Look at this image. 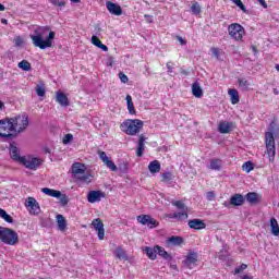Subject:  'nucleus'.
Returning <instances> with one entry per match:
<instances>
[{"label": "nucleus", "mask_w": 279, "mask_h": 279, "mask_svg": "<svg viewBox=\"0 0 279 279\" xmlns=\"http://www.w3.org/2000/svg\"><path fill=\"white\" fill-rule=\"evenodd\" d=\"M49 32V27L45 26H37L34 29V33L29 35L31 40H33L34 47H38L39 49H49V47H52L53 45V38H56V33L50 32L47 36V33ZM45 36H47L45 38Z\"/></svg>", "instance_id": "1"}, {"label": "nucleus", "mask_w": 279, "mask_h": 279, "mask_svg": "<svg viewBox=\"0 0 279 279\" xmlns=\"http://www.w3.org/2000/svg\"><path fill=\"white\" fill-rule=\"evenodd\" d=\"M274 134H279V125L272 121L269 125V132L265 134L266 154L269 157V162H274L276 158V138Z\"/></svg>", "instance_id": "2"}, {"label": "nucleus", "mask_w": 279, "mask_h": 279, "mask_svg": "<svg viewBox=\"0 0 279 279\" xmlns=\"http://www.w3.org/2000/svg\"><path fill=\"white\" fill-rule=\"evenodd\" d=\"M71 173L76 182L81 184H90L93 182V174L86 171V165L82 162H74L71 167Z\"/></svg>", "instance_id": "3"}, {"label": "nucleus", "mask_w": 279, "mask_h": 279, "mask_svg": "<svg viewBox=\"0 0 279 279\" xmlns=\"http://www.w3.org/2000/svg\"><path fill=\"white\" fill-rule=\"evenodd\" d=\"M144 122L140 119H128L121 123L120 128L129 136H136L143 130Z\"/></svg>", "instance_id": "4"}, {"label": "nucleus", "mask_w": 279, "mask_h": 279, "mask_svg": "<svg viewBox=\"0 0 279 279\" xmlns=\"http://www.w3.org/2000/svg\"><path fill=\"white\" fill-rule=\"evenodd\" d=\"M11 124L15 136L16 134H22L29 126V116L26 113L15 116L11 118Z\"/></svg>", "instance_id": "5"}, {"label": "nucleus", "mask_w": 279, "mask_h": 279, "mask_svg": "<svg viewBox=\"0 0 279 279\" xmlns=\"http://www.w3.org/2000/svg\"><path fill=\"white\" fill-rule=\"evenodd\" d=\"M0 241L5 245H17L19 233L10 228L0 227Z\"/></svg>", "instance_id": "6"}, {"label": "nucleus", "mask_w": 279, "mask_h": 279, "mask_svg": "<svg viewBox=\"0 0 279 279\" xmlns=\"http://www.w3.org/2000/svg\"><path fill=\"white\" fill-rule=\"evenodd\" d=\"M14 132V125L12 124L11 118H4L0 120V136L1 138H8L12 141L16 138V134L11 133Z\"/></svg>", "instance_id": "7"}, {"label": "nucleus", "mask_w": 279, "mask_h": 279, "mask_svg": "<svg viewBox=\"0 0 279 279\" xmlns=\"http://www.w3.org/2000/svg\"><path fill=\"white\" fill-rule=\"evenodd\" d=\"M20 163L25 166V168L29 169L31 171H36V169L43 165V160L32 156H23Z\"/></svg>", "instance_id": "8"}, {"label": "nucleus", "mask_w": 279, "mask_h": 279, "mask_svg": "<svg viewBox=\"0 0 279 279\" xmlns=\"http://www.w3.org/2000/svg\"><path fill=\"white\" fill-rule=\"evenodd\" d=\"M229 36L234 38V40H241L243 38V26L238 23L231 24L228 27Z\"/></svg>", "instance_id": "9"}, {"label": "nucleus", "mask_w": 279, "mask_h": 279, "mask_svg": "<svg viewBox=\"0 0 279 279\" xmlns=\"http://www.w3.org/2000/svg\"><path fill=\"white\" fill-rule=\"evenodd\" d=\"M26 208H28L31 215H40V205L34 197H28L25 202Z\"/></svg>", "instance_id": "10"}, {"label": "nucleus", "mask_w": 279, "mask_h": 279, "mask_svg": "<svg viewBox=\"0 0 279 279\" xmlns=\"http://www.w3.org/2000/svg\"><path fill=\"white\" fill-rule=\"evenodd\" d=\"M137 221L142 223V226H148L149 228H158L159 226V222L149 215L137 216Z\"/></svg>", "instance_id": "11"}, {"label": "nucleus", "mask_w": 279, "mask_h": 279, "mask_svg": "<svg viewBox=\"0 0 279 279\" xmlns=\"http://www.w3.org/2000/svg\"><path fill=\"white\" fill-rule=\"evenodd\" d=\"M98 156H99L100 160H102L104 165H106V167H108V169H110V171H118L119 168H117V165H114L112 159L110 157H108V155H106V151L98 150Z\"/></svg>", "instance_id": "12"}, {"label": "nucleus", "mask_w": 279, "mask_h": 279, "mask_svg": "<svg viewBox=\"0 0 279 279\" xmlns=\"http://www.w3.org/2000/svg\"><path fill=\"white\" fill-rule=\"evenodd\" d=\"M183 265L187 269H193L197 265V253L190 252L183 260Z\"/></svg>", "instance_id": "13"}, {"label": "nucleus", "mask_w": 279, "mask_h": 279, "mask_svg": "<svg viewBox=\"0 0 279 279\" xmlns=\"http://www.w3.org/2000/svg\"><path fill=\"white\" fill-rule=\"evenodd\" d=\"M92 226L95 230L98 231V239L104 241V236H106V229H104V221L101 219L96 218L93 220Z\"/></svg>", "instance_id": "14"}, {"label": "nucleus", "mask_w": 279, "mask_h": 279, "mask_svg": "<svg viewBox=\"0 0 279 279\" xmlns=\"http://www.w3.org/2000/svg\"><path fill=\"white\" fill-rule=\"evenodd\" d=\"M102 197H106V195L101 191H89L87 194V201L89 204L101 202Z\"/></svg>", "instance_id": "15"}, {"label": "nucleus", "mask_w": 279, "mask_h": 279, "mask_svg": "<svg viewBox=\"0 0 279 279\" xmlns=\"http://www.w3.org/2000/svg\"><path fill=\"white\" fill-rule=\"evenodd\" d=\"M106 5L110 14H114V16H121L123 14V9H121V5L110 1H107Z\"/></svg>", "instance_id": "16"}, {"label": "nucleus", "mask_w": 279, "mask_h": 279, "mask_svg": "<svg viewBox=\"0 0 279 279\" xmlns=\"http://www.w3.org/2000/svg\"><path fill=\"white\" fill-rule=\"evenodd\" d=\"M182 243H184V239L180 235H172L170 238H168V240L166 241V245L168 247H178L180 245H182Z\"/></svg>", "instance_id": "17"}, {"label": "nucleus", "mask_w": 279, "mask_h": 279, "mask_svg": "<svg viewBox=\"0 0 279 279\" xmlns=\"http://www.w3.org/2000/svg\"><path fill=\"white\" fill-rule=\"evenodd\" d=\"M232 128H234V123L222 121L218 125V132H220V134H230V132H232Z\"/></svg>", "instance_id": "18"}, {"label": "nucleus", "mask_w": 279, "mask_h": 279, "mask_svg": "<svg viewBox=\"0 0 279 279\" xmlns=\"http://www.w3.org/2000/svg\"><path fill=\"white\" fill-rule=\"evenodd\" d=\"M187 226L192 230H204V228H206V222L202 219H192L189 220Z\"/></svg>", "instance_id": "19"}, {"label": "nucleus", "mask_w": 279, "mask_h": 279, "mask_svg": "<svg viewBox=\"0 0 279 279\" xmlns=\"http://www.w3.org/2000/svg\"><path fill=\"white\" fill-rule=\"evenodd\" d=\"M10 156L12 160H15L16 162H21V153L19 151V147H16L15 144H10Z\"/></svg>", "instance_id": "20"}, {"label": "nucleus", "mask_w": 279, "mask_h": 279, "mask_svg": "<svg viewBox=\"0 0 279 279\" xmlns=\"http://www.w3.org/2000/svg\"><path fill=\"white\" fill-rule=\"evenodd\" d=\"M231 206H243L245 204V197L241 194H234L230 198Z\"/></svg>", "instance_id": "21"}, {"label": "nucleus", "mask_w": 279, "mask_h": 279, "mask_svg": "<svg viewBox=\"0 0 279 279\" xmlns=\"http://www.w3.org/2000/svg\"><path fill=\"white\" fill-rule=\"evenodd\" d=\"M145 141H146L145 135H140L138 144L136 148V156L138 158L143 157V151H145Z\"/></svg>", "instance_id": "22"}, {"label": "nucleus", "mask_w": 279, "mask_h": 279, "mask_svg": "<svg viewBox=\"0 0 279 279\" xmlns=\"http://www.w3.org/2000/svg\"><path fill=\"white\" fill-rule=\"evenodd\" d=\"M143 252L146 253L150 260H156V258H158V251L156 248V245L154 247L145 246Z\"/></svg>", "instance_id": "23"}, {"label": "nucleus", "mask_w": 279, "mask_h": 279, "mask_svg": "<svg viewBox=\"0 0 279 279\" xmlns=\"http://www.w3.org/2000/svg\"><path fill=\"white\" fill-rule=\"evenodd\" d=\"M56 101H57V104L63 106L64 108H66V106H69V97H66L64 95V93H62V92L57 93Z\"/></svg>", "instance_id": "24"}, {"label": "nucleus", "mask_w": 279, "mask_h": 279, "mask_svg": "<svg viewBox=\"0 0 279 279\" xmlns=\"http://www.w3.org/2000/svg\"><path fill=\"white\" fill-rule=\"evenodd\" d=\"M192 95L197 99L204 96V90L202 89V86H199V83L195 82L192 84Z\"/></svg>", "instance_id": "25"}, {"label": "nucleus", "mask_w": 279, "mask_h": 279, "mask_svg": "<svg viewBox=\"0 0 279 279\" xmlns=\"http://www.w3.org/2000/svg\"><path fill=\"white\" fill-rule=\"evenodd\" d=\"M245 197L248 204H258L260 202V196L256 192H250Z\"/></svg>", "instance_id": "26"}, {"label": "nucleus", "mask_w": 279, "mask_h": 279, "mask_svg": "<svg viewBox=\"0 0 279 279\" xmlns=\"http://www.w3.org/2000/svg\"><path fill=\"white\" fill-rule=\"evenodd\" d=\"M57 226L61 232H64L66 230V218L60 214L57 215Z\"/></svg>", "instance_id": "27"}, {"label": "nucleus", "mask_w": 279, "mask_h": 279, "mask_svg": "<svg viewBox=\"0 0 279 279\" xmlns=\"http://www.w3.org/2000/svg\"><path fill=\"white\" fill-rule=\"evenodd\" d=\"M114 256L118 257L119 260H129L128 253L121 246L116 248Z\"/></svg>", "instance_id": "28"}, {"label": "nucleus", "mask_w": 279, "mask_h": 279, "mask_svg": "<svg viewBox=\"0 0 279 279\" xmlns=\"http://www.w3.org/2000/svg\"><path fill=\"white\" fill-rule=\"evenodd\" d=\"M221 165H222L221 159L213 158L210 160V165L208 169H211V171H221Z\"/></svg>", "instance_id": "29"}, {"label": "nucleus", "mask_w": 279, "mask_h": 279, "mask_svg": "<svg viewBox=\"0 0 279 279\" xmlns=\"http://www.w3.org/2000/svg\"><path fill=\"white\" fill-rule=\"evenodd\" d=\"M41 191L45 193V195H49V197H62V192L57 190H51L49 187H44Z\"/></svg>", "instance_id": "30"}, {"label": "nucleus", "mask_w": 279, "mask_h": 279, "mask_svg": "<svg viewBox=\"0 0 279 279\" xmlns=\"http://www.w3.org/2000/svg\"><path fill=\"white\" fill-rule=\"evenodd\" d=\"M229 97H231V104L234 106L236 104H239L240 99H239V90L232 88L228 90Z\"/></svg>", "instance_id": "31"}, {"label": "nucleus", "mask_w": 279, "mask_h": 279, "mask_svg": "<svg viewBox=\"0 0 279 279\" xmlns=\"http://www.w3.org/2000/svg\"><path fill=\"white\" fill-rule=\"evenodd\" d=\"M92 44L95 45V47H98V49H101L102 51H108V46L104 45L101 40L97 36H92Z\"/></svg>", "instance_id": "32"}, {"label": "nucleus", "mask_w": 279, "mask_h": 279, "mask_svg": "<svg viewBox=\"0 0 279 279\" xmlns=\"http://www.w3.org/2000/svg\"><path fill=\"white\" fill-rule=\"evenodd\" d=\"M156 250H157V254L159 256H161V258H163L165 260H171L172 259L171 255L168 252H166L163 247H161L159 245H156Z\"/></svg>", "instance_id": "33"}, {"label": "nucleus", "mask_w": 279, "mask_h": 279, "mask_svg": "<svg viewBox=\"0 0 279 279\" xmlns=\"http://www.w3.org/2000/svg\"><path fill=\"white\" fill-rule=\"evenodd\" d=\"M148 170L150 173H159L160 172V161L154 160L148 165Z\"/></svg>", "instance_id": "34"}, {"label": "nucleus", "mask_w": 279, "mask_h": 279, "mask_svg": "<svg viewBox=\"0 0 279 279\" xmlns=\"http://www.w3.org/2000/svg\"><path fill=\"white\" fill-rule=\"evenodd\" d=\"M170 219H179V221H184V219H189V214L186 211L183 213H174L169 215Z\"/></svg>", "instance_id": "35"}, {"label": "nucleus", "mask_w": 279, "mask_h": 279, "mask_svg": "<svg viewBox=\"0 0 279 279\" xmlns=\"http://www.w3.org/2000/svg\"><path fill=\"white\" fill-rule=\"evenodd\" d=\"M270 228H271V233L275 236H279V226H278V220H276V218L270 219Z\"/></svg>", "instance_id": "36"}, {"label": "nucleus", "mask_w": 279, "mask_h": 279, "mask_svg": "<svg viewBox=\"0 0 279 279\" xmlns=\"http://www.w3.org/2000/svg\"><path fill=\"white\" fill-rule=\"evenodd\" d=\"M126 105L130 114H136V110L134 109V102L132 101V96L130 95L126 96Z\"/></svg>", "instance_id": "37"}, {"label": "nucleus", "mask_w": 279, "mask_h": 279, "mask_svg": "<svg viewBox=\"0 0 279 279\" xmlns=\"http://www.w3.org/2000/svg\"><path fill=\"white\" fill-rule=\"evenodd\" d=\"M19 69H22V71H32V63H29V61L27 60H22L19 64H17Z\"/></svg>", "instance_id": "38"}, {"label": "nucleus", "mask_w": 279, "mask_h": 279, "mask_svg": "<svg viewBox=\"0 0 279 279\" xmlns=\"http://www.w3.org/2000/svg\"><path fill=\"white\" fill-rule=\"evenodd\" d=\"M238 82L242 90H247L251 86V83L247 81V78H239Z\"/></svg>", "instance_id": "39"}, {"label": "nucleus", "mask_w": 279, "mask_h": 279, "mask_svg": "<svg viewBox=\"0 0 279 279\" xmlns=\"http://www.w3.org/2000/svg\"><path fill=\"white\" fill-rule=\"evenodd\" d=\"M243 171H246V173H250V171H254V163L252 161H246L242 166Z\"/></svg>", "instance_id": "40"}, {"label": "nucleus", "mask_w": 279, "mask_h": 279, "mask_svg": "<svg viewBox=\"0 0 279 279\" xmlns=\"http://www.w3.org/2000/svg\"><path fill=\"white\" fill-rule=\"evenodd\" d=\"M232 3H234L238 8H240V10H242V12H244L245 14H247V8H245L243 5V1L241 0H231Z\"/></svg>", "instance_id": "41"}, {"label": "nucleus", "mask_w": 279, "mask_h": 279, "mask_svg": "<svg viewBox=\"0 0 279 279\" xmlns=\"http://www.w3.org/2000/svg\"><path fill=\"white\" fill-rule=\"evenodd\" d=\"M162 182H171L173 180V174L171 172H165L162 175Z\"/></svg>", "instance_id": "42"}, {"label": "nucleus", "mask_w": 279, "mask_h": 279, "mask_svg": "<svg viewBox=\"0 0 279 279\" xmlns=\"http://www.w3.org/2000/svg\"><path fill=\"white\" fill-rule=\"evenodd\" d=\"M58 199H60L61 206H66V204H69V196H66V194H61Z\"/></svg>", "instance_id": "43"}, {"label": "nucleus", "mask_w": 279, "mask_h": 279, "mask_svg": "<svg viewBox=\"0 0 279 279\" xmlns=\"http://www.w3.org/2000/svg\"><path fill=\"white\" fill-rule=\"evenodd\" d=\"M35 90L38 97H45V93H46L45 87L37 85Z\"/></svg>", "instance_id": "44"}, {"label": "nucleus", "mask_w": 279, "mask_h": 279, "mask_svg": "<svg viewBox=\"0 0 279 279\" xmlns=\"http://www.w3.org/2000/svg\"><path fill=\"white\" fill-rule=\"evenodd\" d=\"M52 5H57L58 8H64L66 5V2L63 0H50Z\"/></svg>", "instance_id": "45"}, {"label": "nucleus", "mask_w": 279, "mask_h": 279, "mask_svg": "<svg viewBox=\"0 0 279 279\" xmlns=\"http://www.w3.org/2000/svg\"><path fill=\"white\" fill-rule=\"evenodd\" d=\"M193 14H199L202 12V8L199 7V3H194L191 8Z\"/></svg>", "instance_id": "46"}, {"label": "nucleus", "mask_w": 279, "mask_h": 279, "mask_svg": "<svg viewBox=\"0 0 279 279\" xmlns=\"http://www.w3.org/2000/svg\"><path fill=\"white\" fill-rule=\"evenodd\" d=\"M73 141V134L69 133V134H65L64 137H63V145H69V143Z\"/></svg>", "instance_id": "47"}, {"label": "nucleus", "mask_w": 279, "mask_h": 279, "mask_svg": "<svg viewBox=\"0 0 279 279\" xmlns=\"http://www.w3.org/2000/svg\"><path fill=\"white\" fill-rule=\"evenodd\" d=\"M119 78L121 80L122 84H128L129 82L128 75H125L123 72L119 73Z\"/></svg>", "instance_id": "48"}, {"label": "nucleus", "mask_w": 279, "mask_h": 279, "mask_svg": "<svg viewBox=\"0 0 279 279\" xmlns=\"http://www.w3.org/2000/svg\"><path fill=\"white\" fill-rule=\"evenodd\" d=\"M210 51L213 56H215V58L219 60V56L221 54V52L219 51V48H211Z\"/></svg>", "instance_id": "49"}, {"label": "nucleus", "mask_w": 279, "mask_h": 279, "mask_svg": "<svg viewBox=\"0 0 279 279\" xmlns=\"http://www.w3.org/2000/svg\"><path fill=\"white\" fill-rule=\"evenodd\" d=\"M173 206H177V208H179L180 210H184V208L186 207L184 205V203L180 202V201H177L173 203Z\"/></svg>", "instance_id": "50"}, {"label": "nucleus", "mask_w": 279, "mask_h": 279, "mask_svg": "<svg viewBox=\"0 0 279 279\" xmlns=\"http://www.w3.org/2000/svg\"><path fill=\"white\" fill-rule=\"evenodd\" d=\"M2 219H4V221H7V223H14V219H12V216H10L8 214Z\"/></svg>", "instance_id": "51"}, {"label": "nucleus", "mask_w": 279, "mask_h": 279, "mask_svg": "<svg viewBox=\"0 0 279 279\" xmlns=\"http://www.w3.org/2000/svg\"><path fill=\"white\" fill-rule=\"evenodd\" d=\"M247 269V265L242 264L240 268H235V274H241V271Z\"/></svg>", "instance_id": "52"}, {"label": "nucleus", "mask_w": 279, "mask_h": 279, "mask_svg": "<svg viewBox=\"0 0 279 279\" xmlns=\"http://www.w3.org/2000/svg\"><path fill=\"white\" fill-rule=\"evenodd\" d=\"M14 43H15V47H21V45H23V38L16 37L14 39Z\"/></svg>", "instance_id": "53"}, {"label": "nucleus", "mask_w": 279, "mask_h": 279, "mask_svg": "<svg viewBox=\"0 0 279 279\" xmlns=\"http://www.w3.org/2000/svg\"><path fill=\"white\" fill-rule=\"evenodd\" d=\"M214 197H215V193L213 191L207 192L208 202H213Z\"/></svg>", "instance_id": "54"}, {"label": "nucleus", "mask_w": 279, "mask_h": 279, "mask_svg": "<svg viewBox=\"0 0 279 279\" xmlns=\"http://www.w3.org/2000/svg\"><path fill=\"white\" fill-rule=\"evenodd\" d=\"M146 22L147 23H154V16L151 15H145Z\"/></svg>", "instance_id": "55"}, {"label": "nucleus", "mask_w": 279, "mask_h": 279, "mask_svg": "<svg viewBox=\"0 0 279 279\" xmlns=\"http://www.w3.org/2000/svg\"><path fill=\"white\" fill-rule=\"evenodd\" d=\"M168 73H173V65H171V62L167 63Z\"/></svg>", "instance_id": "56"}, {"label": "nucleus", "mask_w": 279, "mask_h": 279, "mask_svg": "<svg viewBox=\"0 0 279 279\" xmlns=\"http://www.w3.org/2000/svg\"><path fill=\"white\" fill-rule=\"evenodd\" d=\"M259 5L264 7L265 9H267V2H265V0H257Z\"/></svg>", "instance_id": "57"}, {"label": "nucleus", "mask_w": 279, "mask_h": 279, "mask_svg": "<svg viewBox=\"0 0 279 279\" xmlns=\"http://www.w3.org/2000/svg\"><path fill=\"white\" fill-rule=\"evenodd\" d=\"M7 214H8V213H7L4 209L0 208V217H1L2 219L5 217Z\"/></svg>", "instance_id": "58"}, {"label": "nucleus", "mask_w": 279, "mask_h": 279, "mask_svg": "<svg viewBox=\"0 0 279 279\" xmlns=\"http://www.w3.org/2000/svg\"><path fill=\"white\" fill-rule=\"evenodd\" d=\"M177 38L181 45H186V40H184L182 37L179 36Z\"/></svg>", "instance_id": "59"}, {"label": "nucleus", "mask_w": 279, "mask_h": 279, "mask_svg": "<svg viewBox=\"0 0 279 279\" xmlns=\"http://www.w3.org/2000/svg\"><path fill=\"white\" fill-rule=\"evenodd\" d=\"M4 11H5V7L0 3V12H4Z\"/></svg>", "instance_id": "60"}, {"label": "nucleus", "mask_w": 279, "mask_h": 279, "mask_svg": "<svg viewBox=\"0 0 279 279\" xmlns=\"http://www.w3.org/2000/svg\"><path fill=\"white\" fill-rule=\"evenodd\" d=\"M4 107L5 105L3 104V101L0 100V110H3Z\"/></svg>", "instance_id": "61"}, {"label": "nucleus", "mask_w": 279, "mask_h": 279, "mask_svg": "<svg viewBox=\"0 0 279 279\" xmlns=\"http://www.w3.org/2000/svg\"><path fill=\"white\" fill-rule=\"evenodd\" d=\"M252 50H253L254 53H258V50H256L255 46L252 47Z\"/></svg>", "instance_id": "62"}, {"label": "nucleus", "mask_w": 279, "mask_h": 279, "mask_svg": "<svg viewBox=\"0 0 279 279\" xmlns=\"http://www.w3.org/2000/svg\"><path fill=\"white\" fill-rule=\"evenodd\" d=\"M1 23H3L4 25H8V20L2 19V20H1Z\"/></svg>", "instance_id": "63"}, {"label": "nucleus", "mask_w": 279, "mask_h": 279, "mask_svg": "<svg viewBox=\"0 0 279 279\" xmlns=\"http://www.w3.org/2000/svg\"><path fill=\"white\" fill-rule=\"evenodd\" d=\"M275 69L278 71V73H279V64H277L276 66H275Z\"/></svg>", "instance_id": "64"}]
</instances>
